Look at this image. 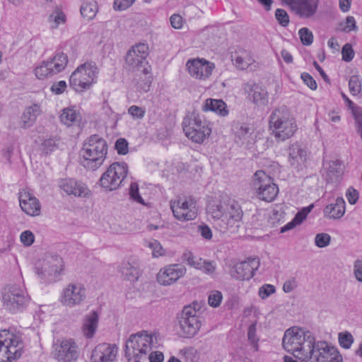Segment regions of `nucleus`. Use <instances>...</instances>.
Here are the masks:
<instances>
[{"instance_id":"4be33fe9","label":"nucleus","mask_w":362,"mask_h":362,"mask_svg":"<svg viewBox=\"0 0 362 362\" xmlns=\"http://www.w3.org/2000/svg\"><path fill=\"white\" fill-rule=\"evenodd\" d=\"M244 90L248 94V99L259 107L267 106L269 94L265 87L255 83L248 82L244 86Z\"/></svg>"},{"instance_id":"20e7f679","label":"nucleus","mask_w":362,"mask_h":362,"mask_svg":"<svg viewBox=\"0 0 362 362\" xmlns=\"http://www.w3.org/2000/svg\"><path fill=\"white\" fill-rule=\"evenodd\" d=\"M148 55V46L145 43H139L132 47L127 52L125 61L129 69L132 71H139L145 76L151 73V66L146 60ZM151 76H145L144 83L138 82V88L144 92L150 89Z\"/></svg>"},{"instance_id":"de8ad7c7","label":"nucleus","mask_w":362,"mask_h":362,"mask_svg":"<svg viewBox=\"0 0 362 362\" xmlns=\"http://www.w3.org/2000/svg\"><path fill=\"white\" fill-rule=\"evenodd\" d=\"M299 37L303 45L309 46L313 42V33L307 28H302L298 31Z\"/></svg>"},{"instance_id":"393cba45","label":"nucleus","mask_w":362,"mask_h":362,"mask_svg":"<svg viewBox=\"0 0 362 362\" xmlns=\"http://www.w3.org/2000/svg\"><path fill=\"white\" fill-rule=\"evenodd\" d=\"M18 199L20 206L25 214L33 216L40 214V204L38 199L28 191L20 192Z\"/></svg>"},{"instance_id":"c03bdc74","label":"nucleus","mask_w":362,"mask_h":362,"mask_svg":"<svg viewBox=\"0 0 362 362\" xmlns=\"http://www.w3.org/2000/svg\"><path fill=\"white\" fill-rule=\"evenodd\" d=\"M146 245L152 250V255L158 257L165 254V250L160 243L156 240H150L146 242Z\"/></svg>"},{"instance_id":"c756f323","label":"nucleus","mask_w":362,"mask_h":362,"mask_svg":"<svg viewBox=\"0 0 362 362\" xmlns=\"http://www.w3.org/2000/svg\"><path fill=\"white\" fill-rule=\"evenodd\" d=\"M45 62L48 64V67H50V71L54 76L60 73L66 68L68 58L64 53L57 52L52 57L45 60Z\"/></svg>"},{"instance_id":"37998d69","label":"nucleus","mask_w":362,"mask_h":362,"mask_svg":"<svg viewBox=\"0 0 362 362\" xmlns=\"http://www.w3.org/2000/svg\"><path fill=\"white\" fill-rule=\"evenodd\" d=\"M182 259L189 266L197 269H199V268H201L203 262V259L202 258L194 257L191 252H185L183 254Z\"/></svg>"},{"instance_id":"412c9836","label":"nucleus","mask_w":362,"mask_h":362,"mask_svg":"<svg viewBox=\"0 0 362 362\" xmlns=\"http://www.w3.org/2000/svg\"><path fill=\"white\" fill-rule=\"evenodd\" d=\"M260 264L258 258H248L247 260L236 264L230 271L233 278L245 281L250 279Z\"/></svg>"},{"instance_id":"052dcab7","label":"nucleus","mask_w":362,"mask_h":362,"mask_svg":"<svg viewBox=\"0 0 362 362\" xmlns=\"http://www.w3.org/2000/svg\"><path fill=\"white\" fill-rule=\"evenodd\" d=\"M20 239L24 245L30 246L34 243L35 236L31 231L25 230L21 233Z\"/></svg>"},{"instance_id":"6ab92c4d","label":"nucleus","mask_w":362,"mask_h":362,"mask_svg":"<svg viewBox=\"0 0 362 362\" xmlns=\"http://www.w3.org/2000/svg\"><path fill=\"white\" fill-rule=\"evenodd\" d=\"M186 66L189 75L199 80H206L209 78L215 68L214 63L204 58L189 59L187 62Z\"/></svg>"},{"instance_id":"f03ea898","label":"nucleus","mask_w":362,"mask_h":362,"mask_svg":"<svg viewBox=\"0 0 362 362\" xmlns=\"http://www.w3.org/2000/svg\"><path fill=\"white\" fill-rule=\"evenodd\" d=\"M207 211L213 218L221 220L224 223L223 229L239 228L243 217L240 204L230 198H223L219 203L210 204Z\"/></svg>"},{"instance_id":"dca6fc26","label":"nucleus","mask_w":362,"mask_h":362,"mask_svg":"<svg viewBox=\"0 0 362 362\" xmlns=\"http://www.w3.org/2000/svg\"><path fill=\"white\" fill-rule=\"evenodd\" d=\"M170 206L175 218L179 221L194 220L197 216L196 203L192 199H182L179 198L171 200Z\"/></svg>"},{"instance_id":"338daca9","label":"nucleus","mask_w":362,"mask_h":362,"mask_svg":"<svg viewBox=\"0 0 362 362\" xmlns=\"http://www.w3.org/2000/svg\"><path fill=\"white\" fill-rule=\"evenodd\" d=\"M66 88V83L64 81H60L54 83L51 86L50 89L52 93L59 95L62 93Z\"/></svg>"},{"instance_id":"7c9ffc66","label":"nucleus","mask_w":362,"mask_h":362,"mask_svg":"<svg viewBox=\"0 0 362 362\" xmlns=\"http://www.w3.org/2000/svg\"><path fill=\"white\" fill-rule=\"evenodd\" d=\"M345 213V202L338 197L334 204L327 205L324 209L325 216L329 218L337 219L344 216Z\"/></svg>"},{"instance_id":"9b49d317","label":"nucleus","mask_w":362,"mask_h":362,"mask_svg":"<svg viewBox=\"0 0 362 362\" xmlns=\"http://www.w3.org/2000/svg\"><path fill=\"white\" fill-rule=\"evenodd\" d=\"M128 173V166L124 162L112 163L99 180V185L106 191L118 189Z\"/></svg>"},{"instance_id":"f8f14e48","label":"nucleus","mask_w":362,"mask_h":362,"mask_svg":"<svg viewBox=\"0 0 362 362\" xmlns=\"http://www.w3.org/2000/svg\"><path fill=\"white\" fill-rule=\"evenodd\" d=\"M25 289L18 285H8L2 291V301L6 309L15 313L21 310L28 302Z\"/></svg>"},{"instance_id":"a18cd8bd","label":"nucleus","mask_w":362,"mask_h":362,"mask_svg":"<svg viewBox=\"0 0 362 362\" xmlns=\"http://www.w3.org/2000/svg\"><path fill=\"white\" fill-rule=\"evenodd\" d=\"M129 194L130 199L133 202L139 203L142 205L146 204L144 202V200L143 199V198L141 197V195L139 194V185L137 183H136V182L131 183L130 187H129Z\"/></svg>"},{"instance_id":"ddd939ff","label":"nucleus","mask_w":362,"mask_h":362,"mask_svg":"<svg viewBox=\"0 0 362 362\" xmlns=\"http://www.w3.org/2000/svg\"><path fill=\"white\" fill-rule=\"evenodd\" d=\"M79 354V347L73 339H57L52 345V355L58 362H75Z\"/></svg>"},{"instance_id":"0e129e2a","label":"nucleus","mask_w":362,"mask_h":362,"mask_svg":"<svg viewBox=\"0 0 362 362\" xmlns=\"http://www.w3.org/2000/svg\"><path fill=\"white\" fill-rule=\"evenodd\" d=\"M301 78L303 82L311 89L316 90L317 89V83L314 80V78L308 74V73H303L301 74Z\"/></svg>"},{"instance_id":"49530a36","label":"nucleus","mask_w":362,"mask_h":362,"mask_svg":"<svg viewBox=\"0 0 362 362\" xmlns=\"http://www.w3.org/2000/svg\"><path fill=\"white\" fill-rule=\"evenodd\" d=\"M350 93L353 95H357L361 91V81L358 76H351L349 81Z\"/></svg>"},{"instance_id":"79ce46f5","label":"nucleus","mask_w":362,"mask_h":362,"mask_svg":"<svg viewBox=\"0 0 362 362\" xmlns=\"http://www.w3.org/2000/svg\"><path fill=\"white\" fill-rule=\"evenodd\" d=\"M339 28L342 32L350 33L351 31H358V26L354 16H349L345 21L339 24Z\"/></svg>"},{"instance_id":"e2e57ef3","label":"nucleus","mask_w":362,"mask_h":362,"mask_svg":"<svg viewBox=\"0 0 362 362\" xmlns=\"http://www.w3.org/2000/svg\"><path fill=\"white\" fill-rule=\"evenodd\" d=\"M200 270L206 274H213L216 271V264L212 261H203Z\"/></svg>"},{"instance_id":"6e6d98bb","label":"nucleus","mask_w":362,"mask_h":362,"mask_svg":"<svg viewBox=\"0 0 362 362\" xmlns=\"http://www.w3.org/2000/svg\"><path fill=\"white\" fill-rule=\"evenodd\" d=\"M354 51L349 43L345 44L341 49L342 60L344 62H351L354 57Z\"/></svg>"},{"instance_id":"864d4df0","label":"nucleus","mask_w":362,"mask_h":362,"mask_svg":"<svg viewBox=\"0 0 362 362\" xmlns=\"http://www.w3.org/2000/svg\"><path fill=\"white\" fill-rule=\"evenodd\" d=\"M57 139L56 137H52L45 139L41 145L42 151L46 154L51 153L57 147Z\"/></svg>"},{"instance_id":"8fccbe9b","label":"nucleus","mask_w":362,"mask_h":362,"mask_svg":"<svg viewBox=\"0 0 362 362\" xmlns=\"http://www.w3.org/2000/svg\"><path fill=\"white\" fill-rule=\"evenodd\" d=\"M331 241V236L328 233H317L315 238V245L320 248L328 246Z\"/></svg>"},{"instance_id":"0eeeda50","label":"nucleus","mask_w":362,"mask_h":362,"mask_svg":"<svg viewBox=\"0 0 362 362\" xmlns=\"http://www.w3.org/2000/svg\"><path fill=\"white\" fill-rule=\"evenodd\" d=\"M98 68L95 62H90L81 64L71 74L70 86L77 92H83L89 89L95 83L98 77Z\"/></svg>"},{"instance_id":"7ed1b4c3","label":"nucleus","mask_w":362,"mask_h":362,"mask_svg":"<svg viewBox=\"0 0 362 362\" xmlns=\"http://www.w3.org/2000/svg\"><path fill=\"white\" fill-rule=\"evenodd\" d=\"M106 141L98 134L89 136L83 143L80 154L83 158V166L95 170L104 163L107 153Z\"/></svg>"},{"instance_id":"b1692460","label":"nucleus","mask_w":362,"mask_h":362,"mask_svg":"<svg viewBox=\"0 0 362 362\" xmlns=\"http://www.w3.org/2000/svg\"><path fill=\"white\" fill-rule=\"evenodd\" d=\"M59 185V187L69 195L87 197L90 194V191L84 183L74 179H62L60 180Z\"/></svg>"},{"instance_id":"774afa93","label":"nucleus","mask_w":362,"mask_h":362,"mask_svg":"<svg viewBox=\"0 0 362 362\" xmlns=\"http://www.w3.org/2000/svg\"><path fill=\"white\" fill-rule=\"evenodd\" d=\"M346 197L351 204H355L358 199V192L355 189L350 187L347 190Z\"/></svg>"},{"instance_id":"a19ab883","label":"nucleus","mask_w":362,"mask_h":362,"mask_svg":"<svg viewBox=\"0 0 362 362\" xmlns=\"http://www.w3.org/2000/svg\"><path fill=\"white\" fill-rule=\"evenodd\" d=\"M48 21L52 28H57L60 24L65 23L66 16L62 11L56 9L49 16Z\"/></svg>"},{"instance_id":"f257e3e1","label":"nucleus","mask_w":362,"mask_h":362,"mask_svg":"<svg viewBox=\"0 0 362 362\" xmlns=\"http://www.w3.org/2000/svg\"><path fill=\"white\" fill-rule=\"evenodd\" d=\"M284 349L301 361L342 362L339 351L324 341H315L314 335L298 327L286 330L282 339Z\"/></svg>"},{"instance_id":"69168bd1","label":"nucleus","mask_w":362,"mask_h":362,"mask_svg":"<svg viewBox=\"0 0 362 362\" xmlns=\"http://www.w3.org/2000/svg\"><path fill=\"white\" fill-rule=\"evenodd\" d=\"M354 274L358 281L362 282V260L357 259L354 262Z\"/></svg>"},{"instance_id":"a211bd4d","label":"nucleus","mask_w":362,"mask_h":362,"mask_svg":"<svg viewBox=\"0 0 362 362\" xmlns=\"http://www.w3.org/2000/svg\"><path fill=\"white\" fill-rule=\"evenodd\" d=\"M187 272L186 267L180 264H172L160 269L157 274V281L162 286H167L177 282Z\"/></svg>"},{"instance_id":"9d476101","label":"nucleus","mask_w":362,"mask_h":362,"mask_svg":"<svg viewBox=\"0 0 362 362\" xmlns=\"http://www.w3.org/2000/svg\"><path fill=\"white\" fill-rule=\"evenodd\" d=\"M194 305L193 303V305L184 306L177 317L180 330L186 338H192L196 335L202 326V317Z\"/></svg>"},{"instance_id":"72a5a7b5","label":"nucleus","mask_w":362,"mask_h":362,"mask_svg":"<svg viewBox=\"0 0 362 362\" xmlns=\"http://www.w3.org/2000/svg\"><path fill=\"white\" fill-rule=\"evenodd\" d=\"M232 58L235 66L242 70L247 69L254 62L250 52L245 49L236 52Z\"/></svg>"},{"instance_id":"3c124183","label":"nucleus","mask_w":362,"mask_h":362,"mask_svg":"<svg viewBox=\"0 0 362 362\" xmlns=\"http://www.w3.org/2000/svg\"><path fill=\"white\" fill-rule=\"evenodd\" d=\"M275 18L278 23L282 27H286L289 23V16L288 13L282 8H277L275 11Z\"/></svg>"},{"instance_id":"c85d7f7f","label":"nucleus","mask_w":362,"mask_h":362,"mask_svg":"<svg viewBox=\"0 0 362 362\" xmlns=\"http://www.w3.org/2000/svg\"><path fill=\"white\" fill-rule=\"evenodd\" d=\"M233 131L236 143L244 145L251 142L254 131L248 124L238 123L234 126Z\"/></svg>"},{"instance_id":"603ef678","label":"nucleus","mask_w":362,"mask_h":362,"mask_svg":"<svg viewBox=\"0 0 362 362\" xmlns=\"http://www.w3.org/2000/svg\"><path fill=\"white\" fill-rule=\"evenodd\" d=\"M276 292V288L272 284H264L259 287L258 295L262 299H266Z\"/></svg>"},{"instance_id":"2f4dec72","label":"nucleus","mask_w":362,"mask_h":362,"mask_svg":"<svg viewBox=\"0 0 362 362\" xmlns=\"http://www.w3.org/2000/svg\"><path fill=\"white\" fill-rule=\"evenodd\" d=\"M306 160V152L296 143L289 146L288 148V162L294 168L298 167Z\"/></svg>"},{"instance_id":"4d7b16f0","label":"nucleus","mask_w":362,"mask_h":362,"mask_svg":"<svg viewBox=\"0 0 362 362\" xmlns=\"http://www.w3.org/2000/svg\"><path fill=\"white\" fill-rule=\"evenodd\" d=\"M313 208V204H311L307 207H304L300 211H298L295 217L294 222L297 223V224H300L307 217L308 214L311 211Z\"/></svg>"},{"instance_id":"39448f33","label":"nucleus","mask_w":362,"mask_h":362,"mask_svg":"<svg viewBox=\"0 0 362 362\" xmlns=\"http://www.w3.org/2000/svg\"><path fill=\"white\" fill-rule=\"evenodd\" d=\"M269 127L279 141L291 138L297 130L294 117L286 106L275 108L269 116Z\"/></svg>"},{"instance_id":"5701e85b","label":"nucleus","mask_w":362,"mask_h":362,"mask_svg":"<svg viewBox=\"0 0 362 362\" xmlns=\"http://www.w3.org/2000/svg\"><path fill=\"white\" fill-rule=\"evenodd\" d=\"M115 344L102 343L97 345L92 351V362H113L117 354Z\"/></svg>"},{"instance_id":"1a4fd4ad","label":"nucleus","mask_w":362,"mask_h":362,"mask_svg":"<svg viewBox=\"0 0 362 362\" xmlns=\"http://www.w3.org/2000/svg\"><path fill=\"white\" fill-rule=\"evenodd\" d=\"M21 335L9 330L0 331V356L6 357L4 362H13L19 358L23 351Z\"/></svg>"},{"instance_id":"2eb2a0df","label":"nucleus","mask_w":362,"mask_h":362,"mask_svg":"<svg viewBox=\"0 0 362 362\" xmlns=\"http://www.w3.org/2000/svg\"><path fill=\"white\" fill-rule=\"evenodd\" d=\"M86 298V289L79 282L68 284L62 291L59 301L63 306L74 308L81 305Z\"/></svg>"},{"instance_id":"cd10ccee","label":"nucleus","mask_w":362,"mask_h":362,"mask_svg":"<svg viewBox=\"0 0 362 362\" xmlns=\"http://www.w3.org/2000/svg\"><path fill=\"white\" fill-rule=\"evenodd\" d=\"M204 112L212 111L221 117H226L229 110L226 103L221 99L208 98L202 107Z\"/></svg>"},{"instance_id":"4468645a","label":"nucleus","mask_w":362,"mask_h":362,"mask_svg":"<svg viewBox=\"0 0 362 362\" xmlns=\"http://www.w3.org/2000/svg\"><path fill=\"white\" fill-rule=\"evenodd\" d=\"M252 185L257 192L258 197L263 201L272 202L278 194L277 185L263 170H257L255 173Z\"/></svg>"},{"instance_id":"473e14b6","label":"nucleus","mask_w":362,"mask_h":362,"mask_svg":"<svg viewBox=\"0 0 362 362\" xmlns=\"http://www.w3.org/2000/svg\"><path fill=\"white\" fill-rule=\"evenodd\" d=\"M41 108L38 104H33L28 107L22 115V127L24 129L29 128L36 121L37 117L41 114Z\"/></svg>"},{"instance_id":"13d9d810","label":"nucleus","mask_w":362,"mask_h":362,"mask_svg":"<svg viewBox=\"0 0 362 362\" xmlns=\"http://www.w3.org/2000/svg\"><path fill=\"white\" fill-rule=\"evenodd\" d=\"M115 147L119 155H126L128 153V142L125 139L120 138L117 139Z\"/></svg>"},{"instance_id":"f704fd0d","label":"nucleus","mask_w":362,"mask_h":362,"mask_svg":"<svg viewBox=\"0 0 362 362\" xmlns=\"http://www.w3.org/2000/svg\"><path fill=\"white\" fill-rule=\"evenodd\" d=\"M59 119L62 123L67 127H71L79 123L81 117L80 113L72 107L64 108L59 116Z\"/></svg>"},{"instance_id":"4c0bfd02","label":"nucleus","mask_w":362,"mask_h":362,"mask_svg":"<svg viewBox=\"0 0 362 362\" xmlns=\"http://www.w3.org/2000/svg\"><path fill=\"white\" fill-rule=\"evenodd\" d=\"M98 11V5L95 1L83 3L80 9L82 16L87 20H92L96 16Z\"/></svg>"},{"instance_id":"ea45409f","label":"nucleus","mask_w":362,"mask_h":362,"mask_svg":"<svg viewBox=\"0 0 362 362\" xmlns=\"http://www.w3.org/2000/svg\"><path fill=\"white\" fill-rule=\"evenodd\" d=\"M257 322L251 324L247 330V340L250 344L252 346L254 351H259V338L257 334Z\"/></svg>"},{"instance_id":"e433bc0d","label":"nucleus","mask_w":362,"mask_h":362,"mask_svg":"<svg viewBox=\"0 0 362 362\" xmlns=\"http://www.w3.org/2000/svg\"><path fill=\"white\" fill-rule=\"evenodd\" d=\"M119 272L124 279L129 281H135L139 278L138 268L129 262H123L119 266Z\"/></svg>"},{"instance_id":"aec40b11","label":"nucleus","mask_w":362,"mask_h":362,"mask_svg":"<svg viewBox=\"0 0 362 362\" xmlns=\"http://www.w3.org/2000/svg\"><path fill=\"white\" fill-rule=\"evenodd\" d=\"M291 11L302 18H310L317 12L319 0H282Z\"/></svg>"},{"instance_id":"09e8293b","label":"nucleus","mask_w":362,"mask_h":362,"mask_svg":"<svg viewBox=\"0 0 362 362\" xmlns=\"http://www.w3.org/2000/svg\"><path fill=\"white\" fill-rule=\"evenodd\" d=\"M338 339L340 346L344 349H349L354 343L352 334L347 331L340 332Z\"/></svg>"},{"instance_id":"423d86ee","label":"nucleus","mask_w":362,"mask_h":362,"mask_svg":"<svg viewBox=\"0 0 362 362\" xmlns=\"http://www.w3.org/2000/svg\"><path fill=\"white\" fill-rule=\"evenodd\" d=\"M153 337L146 331L132 334L125 344V356L129 362H139L151 350Z\"/></svg>"},{"instance_id":"680f3d73","label":"nucleus","mask_w":362,"mask_h":362,"mask_svg":"<svg viewBox=\"0 0 362 362\" xmlns=\"http://www.w3.org/2000/svg\"><path fill=\"white\" fill-rule=\"evenodd\" d=\"M136 0H115L114 8L116 10L123 11L129 8Z\"/></svg>"},{"instance_id":"bb28decb","label":"nucleus","mask_w":362,"mask_h":362,"mask_svg":"<svg viewBox=\"0 0 362 362\" xmlns=\"http://www.w3.org/2000/svg\"><path fill=\"white\" fill-rule=\"evenodd\" d=\"M325 178L328 182H337L343 175L342 163L339 160H329L324 163Z\"/></svg>"},{"instance_id":"a878e982","label":"nucleus","mask_w":362,"mask_h":362,"mask_svg":"<svg viewBox=\"0 0 362 362\" xmlns=\"http://www.w3.org/2000/svg\"><path fill=\"white\" fill-rule=\"evenodd\" d=\"M99 315L96 311H91L86 315L83 319L81 330L84 337L92 339L98 327Z\"/></svg>"},{"instance_id":"6e6552de","label":"nucleus","mask_w":362,"mask_h":362,"mask_svg":"<svg viewBox=\"0 0 362 362\" xmlns=\"http://www.w3.org/2000/svg\"><path fill=\"white\" fill-rule=\"evenodd\" d=\"M182 127L186 136L198 144L202 143L211 133L209 123L194 112L184 118Z\"/></svg>"},{"instance_id":"bf43d9fd","label":"nucleus","mask_w":362,"mask_h":362,"mask_svg":"<svg viewBox=\"0 0 362 362\" xmlns=\"http://www.w3.org/2000/svg\"><path fill=\"white\" fill-rule=\"evenodd\" d=\"M145 109L136 105L130 106L128 113L134 119H142L145 115Z\"/></svg>"},{"instance_id":"58836bf2","label":"nucleus","mask_w":362,"mask_h":362,"mask_svg":"<svg viewBox=\"0 0 362 362\" xmlns=\"http://www.w3.org/2000/svg\"><path fill=\"white\" fill-rule=\"evenodd\" d=\"M35 76L40 80H44L53 76L45 60L42 61L33 70Z\"/></svg>"},{"instance_id":"c9c22d12","label":"nucleus","mask_w":362,"mask_h":362,"mask_svg":"<svg viewBox=\"0 0 362 362\" xmlns=\"http://www.w3.org/2000/svg\"><path fill=\"white\" fill-rule=\"evenodd\" d=\"M341 96L347 103L349 107L352 110L356 131L362 138V108L354 105V103L344 93H342Z\"/></svg>"},{"instance_id":"f3484780","label":"nucleus","mask_w":362,"mask_h":362,"mask_svg":"<svg viewBox=\"0 0 362 362\" xmlns=\"http://www.w3.org/2000/svg\"><path fill=\"white\" fill-rule=\"evenodd\" d=\"M63 270V260L57 255H49L35 267V273L42 279L56 276Z\"/></svg>"},{"instance_id":"5fc2aeb1","label":"nucleus","mask_w":362,"mask_h":362,"mask_svg":"<svg viewBox=\"0 0 362 362\" xmlns=\"http://www.w3.org/2000/svg\"><path fill=\"white\" fill-rule=\"evenodd\" d=\"M222 298L223 296L220 291H214L209 296L208 303L211 307L217 308L220 305Z\"/></svg>"}]
</instances>
